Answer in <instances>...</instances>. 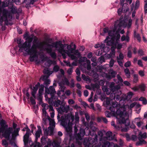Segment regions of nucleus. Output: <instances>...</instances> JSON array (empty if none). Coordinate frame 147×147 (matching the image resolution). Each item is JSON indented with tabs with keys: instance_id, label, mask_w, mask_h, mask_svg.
I'll return each mask as SVG.
<instances>
[{
	"instance_id": "nucleus-36",
	"label": "nucleus",
	"mask_w": 147,
	"mask_h": 147,
	"mask_svg": "<svg viewBox=\"0 0 147 147\" xmlns=\"http://www.w3.org/2000/svg\"><path fill=\"white\" fill-rule=\"evenodd\" d=\"M37 0H25L24 3L26 4V6L28 7V5L33 4L34 2Z\"/></svg>"
},
{
	"instance_id": "nucleus-17",
	"label": "nucleus",
	"mask_w": 147,
	"mask_h": 147,
	"mask_svg": "<svg viewBox=\"0 0 147 147\" xmlns=\"http://www.w3.org/2000/svg\"><path fill=\"white\" fill-rule=\"evenodd\" d=\"M98 147H119L117 144H114L113 143H110L108 141L104 142L102 145L101 146V144L99 143Z\"/></svg>"
},
{
	"instance_id": "nucleus-62",
	"label": "nucleus",
	"mask_w": 147,
	"mask_h": 147,
	"mask_svg": "<svg viewBox=\"0 0 147 147\" xmlns=\"http://www.w3.org/2000/svg\"><path fill=\"white\" fill-rule=\"evenodd\" d=\"M126 94H123L121 97V100H123L125 101L127 99V97Z\"/></svg>"
},
{
	"instance_id": "nucleus-35",
	"label": "nucleus",
	"mask_w": 147,
	"mask_h": 147,
	"mask_svg": "<svg viewBox=\"0 0 147 147\" xmlns=\"http://www.w3.org/2000/svg\"><path fill=\"white\" fill-rule=\"evenodd\" d=\"M56 63V62L55 61L49 59L47 61L45 64L47 66L49 67L52 64H55Z\"/></svg>"
},
{
	"instance_id": "nucleus-33",
	"label": "nucleus",
	"mask_w": 147,
	"mask_h": 147,
	"mask_svg": "<svg viewBox=\"0 0 147 147\" xmlns=\"http://www.w3.org/2000/svg\"><path fill=\"white\" fill-rule=\"evenodd\" d=\"M54 128L53 127H49V130L48 131H47V130H46L45 131V134H49L50 136L52 135L53 134V131H54Z\"/></svg>"
},
{
	"instance_id": "nucleus-54",
	"label": "nucleus",
	"mask_w": 147,
	"mask_h": 147,
	"mask_svg": "<svg viewBox=\"0 0 147 147\" xmlns=\"http://www.w3.org/2000/svg\"><path fill=\"white\" fill-rule=\"evenodd\" d=\"M140 1H139V0H137L136 1L135 5L134 7V9H138L140 6Z\"/></svg>"
},
{
	"instance_id": "nucleus-5",
	"label": "nucleus",
	"mask_w": 147,
	"mask_h": 147,
	"mask_svg": "<svg viewBox=\"0 0 147 147\" xmlns=\"http://www.w3.org/2000/svg\"><path fill=\"white\" fill-rule=\"evenodd\" d=\"M96 125V123L91 121L90 123V130H89V128L88 127L85 128L84 129L81 128L78 134H77L78 129L75 125L74 127V131L76 133L75 136L76 139L77 140H81L84 135L87 136L90 135L92 136H93L95 134V131L97 129V128L95 126Z\"/></svg>"
},
{
	"instance_id": "nucleus-39",
	"label": "nucleus",
	"mask_w": 147,
	"mask_h": 147,
	"mask_svg": "<svg viewBox=\"0 0 147 147\" xmlns=\"http://www.w3.org/2000/svg\"><path fill=\"white\" fill-rule=\"evenodd\" d=\"M48 141V138L42 137L41 139V142L42 144L44 145L47 144Z\"/></svg>"
},
{
	"instance_id": "nucleus-41",
	"label": "nucleus",
	"mask_w": 147,
	"mask_h": 147,
	"mask_svg": "<svg viewBox=\"0 0 147 147\" xmlns=\"http://www.w3.org/2000/svg\"><path fill=\"white\" fill-rule=\"evenodd\" d=\"M50 121V127H53L54 128L55 127V122L52 119L49 120Z\"/></svg>"
},
{
	"instance_id": "nucleus-29",
	"label": "nucleus",
	"mask_w": 147,
	"mask_h": 147,
	"mask_svg": "<svg viewBox=\"0 0 147 147\" xmlns=\"http://www.w3.org/2000/svg\"><path fill=\"white\" fill-rule=\"evenodd\" d=\"M0 125L1 126V129L4 130L8 128V125L6 124V121L3 119H2L0 121Z\"/></svg>"
},
{
	"instance_id": "nucleus-26",
	"label": "nucleus",
	"mask_w": 147,
	"mask_h": 147,
	"mask_svg": "<svg viewBox=\"0 0 147 147\" xmlns=\"http://www.w3.org/2000/svg\"><path fill=\"white\" fill-rule=\"evenodd\" d=\"M106 139L109 140H112L114 139V136H113L112 133L111 131H108L106 134Z\"/></svg>"
},
{
	"instance_id": "nucleus-50",
	"label": "nucleus",
	"mask_w": 147,
	"mask_h": 147,
	"mask_svg": "<svg viewBox=\"0 0 147 147\" xmlns=\"http://www.w3.org/2000/svg\"><path fill=\"white\" fill-rule=\"evenodd\" d=\"M146 86L145 85L143 84H142L139 86V88L142 91H144L145 90Z\"/></svg>"
},
{
	"instance_id": "nucleus-22",
	"label": "nucleus",
	"mask_w": 147,
	"mask_h": 147,
	"mask_svg": "<svg viewBox=\"0 0 147 147\" xmlns=\"http://www.w3.org/2000/svg\"><path fill=\"white\" fill-rule=\"evenodd\" d=\"M45 91L47 94H50L51 95H55L56 93L55 89L53 86H50L49 88H46Z\"/></svg>"
},
{
	"instance_id": "nucleus-31",
	"label": "nucleus",
	"mask_w": 147,
	"mask_h": 147,
	"mask_svg": "<svg viewBox=\"0 0 147 147\" xmlns=\"http://www.w3.org/2000/svg\"><path fill=\"white\" fill-rule=\"evenodd\" d=\"M117 77L118 80L117 82H116V80L115 79H114V81L116 82V84H118V85H119L120 86L119 84H122L123 82V80L121 76L118 74L117 75Z\"/></svg>"
},
{
	"instance_id": "nucleus-3",
	"label": "nucleus",
	"mask_w": 147,
	"mask_h": 147,
	"mask_svg": "<svg viewBox=\"0 0 147 147\" xmlns=\"http://www.w3.org/2000/svg\"><path fill=\"white\" fill-rule=\"evenodd\" d=\"M137 103L134 102L132 103L129 105H127L124 106L120 107L119 109L117 110V114L120 117V118L117 119V122L120 124H123L126 126L129 125V121L128 119V114L126 112V110L128 109L131 112L132 109L136 105Z\"/></svg>"
},
{
	"instance_id": "nucleus-64",
	"label": "nucleus",
	"mask_w": 147,
	"mask_h": 147,
	"mask_svg": "<svg viewBox=\"0 0 147 147\" xmlns=\"http://www.w3.org/2000/svg\"><path fill=\"white\" fill-rule=\"evenodd\" d=\"M115 93L112 92L111 93L110 95V98L111 100L115 99Z\"/></svg>"
},
{
	"instance_id": "nucleus-10",
	"label": "nucleus",
	"mask_w": 147,
	"mask_h": 147,
	"mask_svg": "<svg viewBox=\"0 0 147 147\" xmlns=\"http://www.w3.org/2000/svg\"><path fill=\"white\" fill-rule=\"evenodd\" d=\"M95 135V136L94 139H92L91 138L87 137L84 139L83 144L85 146L89 147L92 144H93V147L97 146H94L95 144H96L98 142V136L97 135H96V133Z\"/></svg>"
},
{
	"instance_id": "nucleus-57",
	"label": "nucleus",
	"mask_w": 147,
	"mask_h": 147,
	"mask_svg": "<svg viewBox=\"0 0 147 147\" xmlns=\"http://www.w3.org/2000/svg\"><path fill=\"white\" fill-rule=\"evenodd\" d=\"M87 58L85 57H82L80 58L79 60V62L80 63H81L83 62H85L87 60Z\"/></svg>"
},
{
	"instance_id": "nucleus-2",
	"label": "nucleus",
	"mask_w": 147,
	"mask_h": 147,
	"mask_svg": "<svg viewBox=\"0 0 147 147\" xmlns=\"http://www.w3.org/2000/svg\"><path fill=\"white\" fill-rule=\"evenodd\" d=\"M62 42L60 40L55 42L53 44L55 48L57 49L58 52L61 54L63 58L65 59L66 58V54H67L72 60H77V57L74 54H71L73 53L74 51L76 49V46L75 45H73V43H71L70 45H66L67 50L64 49L63 45Z\"/></svg>"
},
{
	"instance_id": "nucleus-6",
	"label": "nucleus",
	"mask_w": 147,
	"mask_h": 147,
	"mask_svg": "<svg viewBox=\"0 0 147 147\" xmlns=\"http://www.w3.org/2000/svg\"><path fill=\"white\" fill-rule=\"evenodd\" d=\"M20 128H18L13 131V128L11 127H9L6 129L5 130L3 129H1L0 128V135L1 133H2L3 136L8 140H10L11 138L10 135L11 134V139L14 140L16 137L19 136V132L20 130Z\"/></svg>"
},
{
	"instance_id": "nucleus-56",
	"label": "nucleus",
	"mask_w": 147,
	"mask_h": 147,
	"mask_svg": "<svg viewBox=\"0 0 147 147\" xmlns=\"http://www.w3.org/2000/svg\"><path fill=\"white\" fill-rule=\"evenodd\" d=\"M131 47H129L128 48V51L127 53V56L129 58H130L132 57V53L131 52V51L130 49L131 48Z\"/></svg>"
},
{
	"instance_id": "nucleus-63",
	"label": "nucleus",
	"mask_w": 147,
	"mask_h": 147,
	"mask_svg": "<svg viewBox=\"0 0 147 147\" xmlns=\"http://www.w3.org/2000/svg\"><path fill=\"white\" fill-rule=\"evenodd\" d=\"M2 144L3 145L5 146H8V142L6 140H2Z\"/></svg>"
},
{
	"instance_id": "nucleus-12",
	"label": "nucleus",
	"mask_w": 147,
	"mask_h": 147,
	"mask_svg": "<svg viewBox=\"0 0 147 147\" xmlns=\"http://www.w3.org/2000/svg\"><path fill=\"white\" fill-rule=\"evenodd\" d=\"M114 31H109L107 36L104 41V42L107 43V45L109 46H112L115 45V36Z\"/></svg>"
},
{
	"instance_id": "nucleus-44",
	"label": "nucleus",
	"mask_w": 147,
	"mask_h": 147,
	"mask_svg": "<svg viewBox=\"0 0 147 147\" xmlns=\"http://www.w3.org/2000/svg\"><path fill=\"white\" fill-rule=\"evenodd\" d=\"M43 72L45 74H47V75L49 76L52 74V72L49 71L47 69H45L43 70Z\"/></svg>"
},
{
	"instance_id": "nucleus-52",
	"label": "nucleus",
	"mask_w": 147,
	"mask_h": 147,
	"mask_svg": "<svg viewBox=\"0 0 147 147\" xmlns=\"http://www.w3.org/2000/svg\"><path fill=\"white\" fill-rule=\"evenodd\" d=\"M44 84L45 85V87L46 88H47L48 86L50 84V81L49 79L44 81Z\"/></svg>"
},
{
	"instance_id": "nucleus-47",
	"label": "nucleus",
	"mask_w": 147,
	"mask_h": 147,
	"mask_svg": "<svg viewBox=\"0 0 147 147\" xmlns=\"http://www.w3.org/2000/svg\"><path fill=\"white\" fill-rule=\"evenodd\" d=\"M121 9H129L128 5L126 3H125L121 5ZM118 9H121V8H119Z\"/></svg>"
},
{
	"instance_id": "nucleus-53",
	"label": "nucleus",
	"mask_w": 147,
	"mask_h": 147,
	"mask_svg": "<svg viewBox=\"0 0 147 147\" xmlns=\"http://www.w3.org/2000/svg\"><path fill=\"white\" fill-rule=\"evenodd\" d=\"M133 95V93L131 92H129L127 94V99H130L131 98Z\"/></svg>"
},
{
	"instance_id": "nucleus-60",
	"label": "nucleus",
	"mask_w": 147,
	"mask_h": 147,
	"mask_svg": "<svg viewBox=\"0 0 147 147\" xmlns=\"http://www.w3.org/2000/svg\"><path fill=\"white\" fill-rule=\"evenodd\" d=\"M59 69V67L58 65H55L54 66L53 70L55 72H57Z\"/></svg>"
},
{
	"instance_id": "nucleus-25",
	"label": "nucleus",
	"mask_w": 147,
	"mask_h": 147,
	"mask_svg": "<svg viewBox=\"0 0 147 147\" xmlns=\"http://www.w3.org/2000/svg\"><path fill=\"white\" fill-rule=\"evenodd\" d=\"M54 105L55 107H58L62 104H65V102L63 100L61 101L59 99H55L53 102Z\"/></svg>"
},
{
	"instance_id": "nucleus-38",
	"label": "nucleus",
	"mask_w": 147,
	"mask_h": 147,
	"mask_svg": "<svg viewBox=\"0 0 147 147\" xmlns=\"http://www.w3.org/2000/svg\"><path fill=\"white\" fill-rule=\"evenodd\" d=\"M138 140L139 141L137 142L136 143V145L137 146H140L143 144H145L146 143L144 140H142L140 139V140Z\"/></svg>"
},
{
	"instance_id": "nucleus-23",
	"label": "nucleus",
	"mask_w": 147,
	"mask_h": 147,
	"mask_svg": "<svg viewBox=\"0 0 147 147\" xmlns=\"http://www.w3.org/2000/svg\"><path fill=\"white\" fill-rule=\"evenodd\" d=\"M140 118L139 117L136 118L135 119V121H137L136 123L137 126L139 127H141L143 129L144 128V125L143 122L140 121Z\"/></svg>"
},
{
	"instance_id": "nucleus-30",
	"label": "nucleus",
	"mask_w": 147,
	"mask_h": 147,
	"mask_svg": "<svg viewBox=\"0 0 147 147\" xmlns=\"http://www.w3.org/2000/svg\"><path fill=\"white\" fill-rule=\"evenodd\" d=\"M38 130L35 133L36 141H37L38 138L40 137V135L42 134V130L40 127L38 126Z\"/></svg>"
},
{
	"instance_id": "nucleus-7",
	"label": "nucleus",
	"mask_w": 147,
	"mask_h": 147,
	"mask_svg": "<svg viewBox=\"0 0 147 147\" xmlns=\"http://www.w3.org/2000/svg\"><path fill=\"white\" fill-rule=\"evenodd\" d=\"M6 10H0V25H2L3 21L6 25H11L13 24L9 22L12 18L11 13L7 12Z\"/></svg>"
},
{
	"instance_id": "nucleus-55",
	"label": "nucleus",
	"mask_w": 147,
	"mask_h": 147,
	"mask_svg": "<svg viewBox=\"0 0 147 147\" xmlns=\"http://www.w3.org/2000/svg\"><path fill=\"white\" fill-rule=\"evenodd\" d=\"M42 106L43 107V108L42 109V115L44 117H46L47 113L46 111V107L45 106H43V105Z\"/></svg>"
},
{
	"instance_id": "nucleus-51",
	"label": "nucleus",
	"mask_w": 147,
	"mask_h": 147,
	"mask_svg": "<svg viewBox=\"0 0 147 147\" xmlns=\"http://www.w3.org/2000/svg\"><path fill=\"white\" fill-rule=\"evenodd\" d=\"M49 77V76L48 75L42 76L40 77V79L44 81L49 79L48 78Z\"/></svg>"
},
{
	"instance_id": "nucleus-27",
	"label": "nucleus",
	"mask_w": 147,
	"mask_h": 147,
	"mask_svg": "<svg viewBox=\"0 0 147 147\" xmlns=\"http://www.w3.org/2000/svg\"><path fill=\"white\" fill-rule=\"evenodd\" d=\"M147 137V133L146 132H145L142 134L141 131H140L138 135V140H140V139L144 140Z\"/></svg>"
},
{
	"instance_id": "nucleus-49",
	"label": "nucleus",
	"mask_w": 147,
	"mask_h": 147,
	"mask_svg": "<svg viewBox=\"0 0 147 147\" xmlns=\"http://www.w3.org/2000/svg\"><path fill=\"white\" fill-rule=\"evenodd\" d=\"M138 75L134 74L133 76V82L134 83H136L138 82Z\"/></svg>"
},
{
	"instance_id": "nucleus-16",
	"label": "nucleus",
	"mask_w": 147,
	"mask_h": 147,
	"mask_svg": "<svg viewBox=\"0 0 147 147\" xmlns=\"http://www.w3.org/2000/svg\"><path fill=\"white\" fill-rule=\"evenodd\" d=\"M26 131L25 134L24 136L23 141L25 145L28 144V139L30 135L31 134L30 130L27 126L26 127Z\"/></svg>"
},
{
	"instance_id": "nucleus-4",
	"label": "nucleus",
	"mask_w": 147,
	"mask_h": 147,
	"mask_svg": "<svg viewBox=\"0 0 147 147\" xmlns=\"http://www.w3.org/2000/svg\"><path fill=\"white\" fill-rule=\"evenodd\" d=\"M57 119L59 121H61V125L65 128L67 135L69 137H71L72 134V122L74 121V116L68 114L61 116L60 119V116L58 115Z\"/></svg>"
},
{
	"instance_id": "nucleus-46",
	"label": "nucleus",
	"mask_w": 147,
	"mask_h": 147,
	"mask_svg": "<svg viewBox=\"0 0 147 147\" xmlns=\"http://www.w3.org/2000/svg\"><path fill=\"white\" fill-rule=\"evenodd\" d=\"M115 62V61L113 59H112L110 61L109 64H106L105 66H107V67L108 66H109L110 67H112L113 66Z\"/></svg>"
},
{
	"instance_id": "nucleus-42",
	"label": "nucleus",
	"mask_w": 147,
	"mask_h": 147,
	"mask_svg": "<svg viewBox=\"0 0 147 147\" xmlns=\"http://www.w3.org/2000/svg\"><path fill=\"white\" fill-rule=\"evenodd\" d=\"M124 72L126 77L127 78H130V73L128 69L126 68L124 69Z\"/></svg>"
},
{
	"instance_id": "nucleus-9",
	"label": "nucleus",
	"mask_w": 147,
	"mask_h": 147,
	"mask_svg": "<svg viewBox=\"0 0 147 147\" xmlns=\"http://www.w3.org/2000/svg\"><path fill=\"white\" fill-rule=\"evenodd\" d=\"M115 84L114 82H111L109 88L111 89L112 92H116L115 93V100H121L120 95L121 94V91L120 90L121 86L119 85H115Z\"/></svg>"
},
{
	"instance_id": "nucleus-37",
	"label": "nucleus",
	"mask_w": 147,
	"mask_h": 147,
	"mask_svg": "<svg viewBox=\"0 0 147 147\" xmlns=\"http://www.w3.org/2000/svg\"><path fill=\"white\" fill-rule=\"evenodd\" d=\"M121 40L122 41H126L127 42H128L129 40V38L128 35H126V36L123 35L121 37Z\"/></svg>"
},
{
	"instance_id": "nucleus-13",
	"label": "nucleus",
	"mask_w": 147,
	"mask_h": 147,
	"mask_svg": "<svg viewBox=\"0 0 147 147\" xmlns=\"http://www.w3.org/2000/svg\"><path fill=\"white\" fill-rule=\"evenodd\" d=\"M55 42H54L55 43ZM54 43H53L52 44H48L45 42L44 44H45L48 47L45 48V50H46L47 53L49 54L51 57L54 59H55L57 58V55L56 53L55 52H52V48L55 47L54 46L53 44Z\"/></svg>"
},
{
	"instance_id": "nucleus-18",
	"label": "nucleus",
	"mask_w": 147,
	"mask_h": 147,
	"mask_svg": "<svg viewBox=\"0 0 147 147\" xmlns=\"http://www.w3.org/2000/svg\"><path fill=\"white\" fill-rule=\"evenodd\" d=\"M117 74L116 71H114L112 69H111L108 74H106L105 76L108 79H110L112 78H114Z\"/></svg>"
},
{
	"instance_id": "nucleus-61",
	"label": "nucleus",
	"mask_w": 147,
	"mask_h": 147,
	"mask_svg": "<svg viewBox=\"0 0 147 147\" xmlns=\"http://www.w3.org/2000/svg\"><path fill=\"white\" fill-rule=\"evenodd\" d=\"M31 147H41L40 144V143L38 142H36L35 144H32Z\"/></svg>"
},
{
	"instance_id": "nucleus-40",
	"label": "nucleus",
	"mask_w": 147,
	"mask_h": 147,
	"mask_svg": "<svg viewBox=\"0 0 147 147\" xmlns=\"http://www.w3.org/2000/svg\"><path fill=\"white\" fill-rule=\"evenodd\" d=\"M134 37L136 38L139 42L141 41V37L140 34L136 33L135 31H134Z\"/></svg>"
},
{
	"instance_id": "nucleus-59",
	"label": "nucleus",
	"mask_w": 147,
	"mask_h": 147,
	"mask_svg": "<svg viewBox=\"0 0 147 147\" xmlns=\"http://www.w3.org/2000/svg\"><path fill=\"white\" fill-rule=\"evenodd\" d=\"M82 79L86 81H88L90 80L89 78L88 77H86L84 74H82Z\"/></svg>"
},
{
	"instance_id": "nucleus-21",
	"label": "nucleus",
	"mask_w": 147,
	"mask_h": 147,
	"mask_svg": "<svg viewBox=\"0 0 147 147\" xmlns=\"http://www.w3.org/2000/svg\"><path fill=\"white\" fill-rule=\"evenodd\" d=\"M123 55L121 53H120L119 56H117V62L119 65L121 67H122L123 65Z\"/></svg>"
},
{
	"instance_id": "nucleus-15",
	"label": "nucleus",
	"mask_w": 147,
	"mask_h": 147,
	"mask_svg": "<svg viewBox=\"0 0 147 147\" xmlns=\"http://www.w3.org/2000/svg\"><path fill=\"white\" fill-rule=\"evenodd\" d=\"M117 30V29H115V28H114L113 30H109L107 28H105L103 29L104 33H108L109 31H114V34L113 35L115 36V37L117 39H119L120 37V35L119 33V32L120 30L117 29V30Z\"/></svg>"
},
{
	"instance_id": "nucleus-20",
	"label": "nucleus",
	"mask_w": 147,
	"mask_h": 147,
	"mask_svg": "<svg viewBox=\"0 0 147 147\" xmlns=\"http://www.w3.org/2000/svg\"><path fill=\"white\" fill-rule=\"evenodd\" d=\"M65 104H62L58 108L59 111L61 113L63 112L67 113L69 109V107L68 105L65 106Z\"/></svg>"
},
{
	"instance_id": "nucleus-43",
	"label": "nucleus",
	"mask_w": 147,
	"mask_h": 147,
	"mask_svg": "<svg viewBox=\"0 0 147 147\" xmlns=\"http://www.w3.org/2000/svg\"><path fill=\"white\" fill-rule=\"evenodd\" d=\"M43 106H45L46 107H49V111L50 112H51L53 111H54V110L53 109V107L51 105H48L47 104H43Z\"/></svg>"
},
{
	"instance_id": "nucleus-19",
	"label": "nucleus",
	"mask_w": 147,
	"mask_h": 147,
	"mask_svg": "<svg viewBox=\"0 0 147 147\" xmlns=\"http://www.w3.org/2000/svg\"><path fill=\"white\" fill-rule=\"evenodd\" d=\"M17 42L18 44V47L20 48L19 50V51L20 52H23L24 50L27 53V51L26 50V47H25L23 46V43L22 44V40L20 38H18Z\"/></svg>"
},
{
	"instance_id": "nucleus-58",
	"label": "nucleus",
	"mask_w": 147,
	"mask_h": 147,
	"mask_svg": "<svg viewBox=\"0 0 147 147\" xmlns=\"http://www.w3.org/2000/svg\"><path fill=\"white\" fill-rule=\"evenodd\" d=\"M105 113L106 116L108 117H110L112 115V113L109 111H106L105 112Z\"/></svg>"
},
{
	"instance_id": "nucleus-11",
	"label": "nucleus",
	"mask_w": 147,
	"mask_h": 147,
	"mask_svg": "<svg viewBox=\"0 0 147 147\" xmlns=\"http://www.w3.org/2000/svg\"><path fill=\"white\" fill-rule=\"evenodd\" d=\"M13 4V0H4L2 2L0 0V9H4L5 7L7 6L9 9H17Z\"/></svg>"
},
{
	"instance_id": "nucleus-24",
	"label": "nucleus",
	"mask_w": 147,
	"mask_h": 147,
	"mask_svg": "<svg viewBox=\"0 0 147 147\" xmlns=\"http://www.w3.org/2000/svg\"><path fill=\"white\" fill-rule=\"evenodd\" d=\"M7 12H8L9 13H11V15L12 16V13H16L17 14L16 15V18L17 19H18L19 18V13H21L22 12V10H11V12H9L7 10H6ZM12 18H11V19L9 21L8 20L9 22L10 23H12L11 22H10V21H11Z\"/></svg>"
},
{
	"instance_id": "nucleus-32",
	"label": "nucleus",
	"mask_w": 147,
	"mask_h": 147,
	"mask_svg": "<svg viewBox=\"0 0 147 147\" xmlns=\"http://www.w3.org/2000/svg\"><path fill=\"white\" fill-rule=\"evenodd\" d=\"M57 96H55V95H51V97L49 98H48L47 100L49 104H53L54 101L53 100L57 99Z\"/></svg>"
},
{
	"instance_id": "nucleus-48",
	"label": "nucleus",
	"mask_w": 147,
	"mask_h": 147,
	"mask_svg": "<svg viewBox=\"0 0 147 147\" xmlns=\"http://www.w3.org/2000/svg\"><path fill=\"white\" fill-rule=\"evenodd\" d=\"M59 85L60 86L59 88L61 89V91L64 92L65 89V87L64 86V85L63 84H62L61 83H59Z\"/></svg>"
},
{
	"instance_id": "nucleus-14",
	"label": "nucleus",
	"mask_w": 147,
	"mask_h": 147,
	"mask_svg": "<svg viewBox=\"0 0 147 147\" xmlns=\"http://www.w3.org/2000/svg\"><path fill=\"white\" fill-rule=\"evenodd\" d=\"M127 24L125 20L123 18H121L119 20L115 22L114 26V28L115 29L120 30L121 26L126 27Z\"/></svg>"
},
{
	"instance_id": "nucleus-8",
	"label": "nucleus",
	"mask_w": 147,
	"mask_h": 147,
	"mask_svg": "<svg viewBox=\"0 0 147 147\" xmlns=\"http://www.w3.org/2000/svg\"><path fill=\"white\" fill-rule=\"evenodd\" d=\"M111 100L110 98L109 97L106 98L105 102L107 105V108L111 112H114V113L116 112L117 114V110L119 109L120 105L117 102H111Z\"/></svg>"
},
{
	"instance_id": "nucleus-1",
	"label": "nucleus",
	"mask_w": 147,
	"mask_h": 147,
	"mask_svg": "<svg viewBox=\"0 0 147 147\" xmlns=\"http://www.w3.org/2000/svg\"><path fill=\"white\" fill-rule=\"evenodd\" d=\"M33 39V37L27 36L26 39V41L23 43V46L26 47L27 53L30 55L29 58L30 61H34L36 64L39 65L41 62L43 63L47 60L48 58L47 57H45L43 55H42L39 59L37 54V49H42L45 42H40L37 44L33 43L31 47V43Z\"/></svg>"
},
{
	"instance_id": "nucleus-34",
	"label": "nucleus",
	"mask_w": 147,
	"mask_h": 147,
	"mask_svg": "<svg viewBox=\"0 0 147 147\" xmlns=\"http://www.w3.org/2000/svg\"><path fill=\"white\" fill-rule=\"evenodd\" d=\"M59 83H61L63 85H66L67 86H69V83L68 79L66 78H65L64 79H63L61 82Z\"/></svg>"
},
{
	"instance_id": "nucleus-28",
	"label": "nucleus",
	"mask_w": 147,
	"mask_h": 147,
	"mask_svg": "<svg viewBox=\"0 0 147 147\" xmlns=\"http://www.w3.org/2000/svg\"><path fill=\"white\" fill-rule=\"evenodd\" d=\"M61 141L60 139H55L53 140L52 146L54 147H61L60 144Z\"/></svg>"
},
{
	"instance_id": "nucleus-45",
	"label": "nucleus",
	"mask_w": 147,
	"mask_h": 147,
	"mask_svg": "<svg viewBox=\"0 0 147 147\" xmlns=\"http://www.w3.org/2000/svg\"><path fill=\"white\" fill-rule=\"evenodd\" d=\"M139 100L142 101L144 105L147 104V100L145 98L143 97H141L139 99Z\"/></svg>"
}]
</instances>
